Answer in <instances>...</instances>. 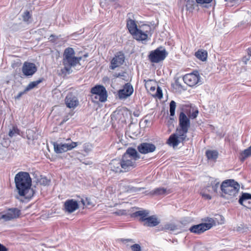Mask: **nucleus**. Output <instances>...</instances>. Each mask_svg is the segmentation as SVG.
Instances as JSON below:
<instances>
[{"mask_svg": "<svg viewBox=\"0 0 251 251\" xmlns=\"http://www.w3.org/2000/svg\"><path fill=\"white\" fill-rule=\"evenodd\" d=\"M81 59L82 57L75 56V52L72 48L65 49L63 54L62 64L64 67L61 69L62 73L67 74L72 73V68L80 65Z\"/></svg>", "mask_w": 251, "mask_h": 251, "instance_id": "obj_1", "label": "nucleus"}, {"mask_svg": "<svg viewBox=\"0 0 251 251\" xmlns=\"http://www.w3.org/2000/svg\"><path fill=\"white\" fill-rule=\"evenodd\" d=\"M14 181L18 194L21 196H25L30 189L31 178L28 173L20 172L15 176Z\"/></svg>", "mask_w": 251, "mask_h": 251, "instance_id": "obj_2", "label": "nucleus"}, {"mask_svg": "<svg viewBox=\"0 0 251 251\" xmlns=\"http://www.w3.org/2000/svg\"><path fill=\"white\" fill-rule=\"evenodd\" d=\"M126 26L130 33L138 41L146 40L151 31V27L148 25H143L138 28L135 21L129 18L126 21Z\"/></svg>", "mask_w": 251, "mask_h": 251, "instance_id": "obj_3", "label": "nucleus"}, {"mask_svg": "<svg viewBox=\"0 0 251 251\" xmlns=\"http://www.w3.org/2000/svg\"><path fill=\"white\" fill-rule=\"evenodd\" d=\"M240 185L234 179H226L221 185L222 196L227 199L236 197L239 191Z\"/></svg>", "mask_w": 251, "mask_h": 251, "instance_id": "obj_4", "label": "nucleus"}, {"mask_svg": "<svg viewBox=\"0 0 251 251\" xmlns=\"http://www.w3.org/2000/svg\"><path fill=\"white\" fill-rule=\"evenodd\" d=\"M179 125L180 129L178 132V135L180 136V138L182 141H184L186 137V134L187 133L188 129L190 126V121L183 112H181L179 114Z\"/></svg>", "mask_w": 251, "mask_h": 251, "instance_id": "obj_5", "label": "nucleus"}, {"mask_svg": "<svg viewBox=\"0 0 251 251\" xmlns=\"http://www.w3.org/2000/svg\"><path fill=\"white\" fill-rule=\"evenodd\" d=\"M168 55V52L163 47H160L150 52L148 55L149 60L153 63H158L164 60Z\"/></svg>", "mask_w": 251, "mask_h": 251, "instance_id": "obj_6", "label": "nucleus"}, {"mask_svg": "<svg viewBox=\"0 0 251 251\" xmlns=\"http://www.w3.org/2000/svg\"><path fill=\"white\" fill-rule=\"evenodd\" d=\"M21 214V210L17 208H9L0 212V221L7 222L17 219Z\"/></svg>", "mask_w": 251, "mask_h": 251, "instance_id": "obj_7", "label": "nucleus"}, {"mask_svg": "<svg viewBox=\"0 0 251 251\" xmlns=\"http://www.w3.org/2000/svg\"><path fill=\"white\" fill-rule=\"evenodd\" d=\"M183 80L187 85L191 87L201 84V76L198 71L186 74L183 77Z\"/></svg>", "mask_w": 251, "mask_h": 251, "instance_id": "obj_8", "label": "nucleus"}, {"mask_svg": "<svg viewBox=\"0 0 251 251\" xmlns=\"http://www.w3.org/2000/svg\"><path fill=\"white\" fill-rule=\"evenodd\" d=\"M91 93L96 95L95 98L98 99L100 102H105L107 100V91L105 87L102 85H97L92 87Z\"/></svg>", "mask_w": 251, "mask_h": 251, "instance_id": "obj_9", "label": "nucleus"}, {"mask_svg": "<svg viewBox=\"0 0 251 251\" xmlns=\"http://www.w3.org/2000/svg\"><path fill=\"white\" fill-rule=\"evenodd\" d=\"M78 145L77 142H72L71 143H64V144H54V150L56 153H61L66 152L68 151H70Z\"/></svg>", "mask_w": 251, "mask_h": 251, "instance_id": "obj_10", "label": "nucleus"}, {"mask_svg": "<svg viewBox=\"0 0 251 251\" xmlns=\"http://www.w3.org/2000/svg\"><path fill=\"white\" fill-rule=\"evenodd\" d=\"M125 60V56L122 52H117L110 61V69L113 70L120 67L124 64Z\"/></svg>", "mask_w": 251, "mask_h": 251, "instance_id": "obj_11", "label": "nucleus"}, {"mask_svg": "<svg viewBox=\"0 0 251 251\" xmlns=\"http://www.w3.org/2000/svg\"><path fill=\"white\" fill-rule=\"evenodd\" d=\"M133 88L129 83L125 84L122 89L118 91V96L120 99H126L133 93Z\"/></svg>", "mask_w": 251, "mask_h": 251, "instance_id": "obj_12", "label": "nucleus"}, {"mask_svg": "<svg viewBox=\"0 0 251 251\" xmlns=\"http://www.w3.org/2000/svg\"><path fill=\"white\" fill-rule=\"evenodd\" d=\"M120 161H121L124 172H128L131 168L135 167V161L133 159L126 156V155H123Z\"/></svg>", "mask_w": 251, "mask_h": 251, "instance_id": "obj_13", "label": "nucleus"}, {"mask_svg": "<svg viewBox=\"0 0 251 251\" xmlns=\"http://www.w3.org/2000/svg\"><path fill=\"white\" fill-rule=\"evenodd\" d=\"M137 149L141 153L147 154L154 151L156 147L152 143L144 142L139 145Z\"/></svg>", "mask_w": 251, "mask_h": 251, "instance_id": "obj_14", "label": "nucleus"}, {"mask_svg": "<svg viewBox=\"0 0 251 251\" xmlns=\"http://www.w3.org/2000/svg\"><path fill=\"white\" fill-rule=\"evenodd\" d=\"M64 207L65 212L72 213L79 208V205L76 201L69 199L64 202Z\"/></svg>", "mask_w": 251, "mask_h": 251, "instance_id": "obj_15", "label": "nucleus"}, {"mask_svg": "<svg viewBox=\"0 0 251 251\" xmlns=\"http://www.w3.org/2000/svg\"><path fill=\"white\" fill-rule=\"evenodd\" d=\"M211 228V226H210V224H204L203 223H201L192 226L189 228V230L191 233L201 234Z\"/></svg>", "mask_w": 251, "mask_h": 251, "instance_id": "obj_16", "label": "nucleus"}, {"mask_svg": "<svg viewBox=\"0 0 251 251\" xmlns=\"http://www.w3.org/2000/svg\"><path fill=\"white\" fill-rule=\"evenodd\" d=\"M37 71L35 65L32 63L25 62L22 67V72L26 76L32 75Z\"/></svg>", "mask_w": 251, "mask_h": 251, "instance_id": "obj_17", "label": "nucleus"}, {"mask_svg": "<svg viewBox=\"0 0 251 251\" xmlns=\"http://www.w3.org/2000/svg\"><path fill=\"white\" fill-rule=\"evenodd\" d=\"M79 103L77 98L72 94L67 95L65 98V104L69 108H75Z\"/></svg>", "mask_w": 251, "mask_h": 251, "instance_id": "obj_18", "label": "nucleus"}, {"mask_svg": "<svg viewBox=\"0 0 251 251\" xmlns=\"http://www.w3.org/2000/svg\"><path fill=\"white\" fill-rule=\"evenodd\" d=\"M239 203L248 208L251 209V194L242 193L239 198Z\"/></svg>", "mask_w": 251, "mask_h": 251, "instance_id": "obj_19", "label": "nucleus"}, {"mask_svg": "<svg viewBox=\"0 0 251 251\" xmlns=\"http://www.w3.org/2000/svg\"><path fill=\"white\" fill-rule=\"evenodd\" d=\"M109 168L115 173L124 172L120 159H113L109 164Z\"/></svg>", "mask_w": 251, "mask_h": 251, "instance_id": "obj_20", "label": "nucleus"}, {"mask_svg": "<svg viewBox=\"0 0 251 251\" xmlns=\"http://www.w3.org/2000/svg\"><path fill=\"white\" fill-rule=\"evenodd\" d=\"M26 138L28 140L27 143L30 145H34V140H37L38 138V134L36 131L28 129L26 131Z\"/></svg>", "mask_w": 251, "mask_h": 251, "instance_id": "obj_21", "label": "nucleus"}, {"mask_svg": "<svg viewBox=\"0 0 251 251\" xmlns=\"http://www.w3.org/2000/svg\"><path fill=\"white\" fill-rule=\"evenodd\" d=\"M160 223V220L156 215H152L148 217L143 225L147 226L154 227L159 225Z\"/></svg>", "mask_w": 251, "mask_h": 251, "instance_id": "obj_22", "label": "nucleus"}, {"mask_svg": "<svg viewBox=\"0 0 251 251\" xmlns=\"http://www.w3.org/2000/svg\"><path fill=\"white\" fill-rule=\"evenodd\" d=\"M149 215V211L148 210H139L132 213V217H139V221L145 223Z\"/></svg>", "mask_w": 251, "mask_h": 251, "instance_id": "obj_23", "label": "nucleus"}, {"mask_svg": "<svg viewBox=\"0 0 251 251\" xmlns=\"http://www.w3.org/2000/svg\"><path fill=\"white\" fill-rule=\"evenodd\" d=\"M124 155H126V156L129 157L130 158L133 159L135 161L140 158V156L136 150L133 148H128Z\"/></svg>", "mask_w": 251, "mask_h": 251, "instance_id": "obj_24", "label": "nucleus"}, {"mask_svg": "<svg viewBox=\"0 0 251 251\" xmlns=\"http://www.w3.org/2000/svg\"><path fill=\"white\" fill-rule=\"evenodd\" d=\"M180 140L183 141L182 139L180 138L179 136V137H177L176 134H173L169 137L167 143L169 145L172 146L173 147H175L179 144L180 142Z\"/></svg>", "mask_w": 251, "mask_h": 251, "instance_id": "obj_25", "label": "nucleus"}, {"mask_svg": "<svg viewBox=\"0 0 251 251\" xmlns=\"http://www.w3.org/2000/svg\"><path fill=\"white\" fill-rule=\"evenodd\" d=\"M196 57L199 59L204 61H205L207 57V52L205 50H199L195 52Z\"/></svg>", "mask_w": 251, "mask_h": 251, "instance_id": "obj_26", "label": "nucleus"}, {"mask_svg": "<svg viewBox=\"0 0 251 251\" xmlns=\"http://www.w3.org/2000/svg\"><path fill=\"white\" fill-rule=\"evenodd\" d=\"M205 155L209 160H216L218 156V152L215 150H207Z\"/></svg>", "mask_w": 251, "mask_h": 251, "instance_id": "obj_27", "label": "nucleus"}, {"mask_svg": "<svg viewBox=\"0 0 251 251\" xmlns=\"http://www.w3.org/2000/svg\"><path fill=\"white\" fill-rule=\"evenodd\" d=\"M43 80V78H40L39 79L30 82L28 85L25 88V92H28L30 90L37 87V85L42 82Z\"/></svg>", "mask_w": 251, "mask_h": 251, "instance_id": "obj_28", "label": "nucleus"}, {"mask_svg": "<svg viewBox=\"0 0 251 251\" xmlns=\"http://www.w3.org/2000/svg\"><path fill=\"white\" fill-rule=\"evenodd\" d=\"M250 156H251V150L248 148L240 153L239 159L243 162Z\"/></svg>", "mask_w": 251, "mask_h": 251, "instance_id": "obj_29", "label": "nucleus"}, {"mask_svg": "<svg viewBox=\"0 0 251 251\" xmlns=\"http://www.w3.org/2000/svg\"><path fill=\"white\" fill-rule=\"evenodd\" d=\"M166 192V189L164 188H157L152 190L150 194L152 195H161L164 194Z\"/></svg>", "mask_w": 251, "mask_h": 251, "instance_id": "obj_30", "label": "nucleus"}, {"mask_svg": "<svg viewBox=\"0 0 251 251\" xmlns=\"http://www.w3.org/2000/svg\"><path fill=\"white\" fill-rule=\"evenodd\" d=\"M195 2L194 0H186V9L190 12H192L194 9Z\"/></svg>", "mask_w": 251, "mask_h": 251, "instance_id": "obj_31", "label": "nucleus"}, {"mask_svg": "<svg viewBox=\"0 0 251 251\" xmlns=\"http://www.w3.org/2000/svg\"><path fill=\"white\" fill-rule=\"evenodd\" d=\"M176 108V102L174 100H172L170 103V113L171 116H174L175 114V110Z\"/></svg>", "mask_w": 251, "mask_h": 251, "instance_id": "obj_32", "label": "nucleus"}, {"mask_svg": "<svg viewBox=\"0 0 251 251\" xmlns=\"http://www.w3.org/2000/svg\"><path fill=\"white\" fill-rule=\"evenodd\" d=\"M220 184L219 181L218 179L212 180L211 181L210 185L212 188V189L214 192H217L218 188Z\"/></svg>", "mask_w": 251, "mask_h": 251, "instance_id": "obj_33", "label": "nucleus"}, {"mask_svg": "<svg viewBox=\"0 0 251 251\" xmlns=\"http://www.w3.org/2000/svg\"><path fill=\"white\" fill-rule=\"evenodd\" d=\"M39 182L41 185L47 186L50 185V180L45 176H42L39 179Z\"/></svg>", "mask_w": 251, "mask_h": 251, "instance_id": "obj_34", "label": "nucleus"}, {"mask_svg": "<svg viewBox=\"0 0 251 251\" xmlns=\"http://www.w3.org/2000/svg\"><path fill=\"white\" fill-rule=\"evenodd\" d=\"M19 134V130L15 127H13L12 129H11L8 133V135L10 137H13L14 136H16L17 135Z\"/></svg>", "mask_w": 251, "mask_h": 251, "instance_id": "obj_35", "label": "nucleus"}, {"mask_svg": "<svg viewBox=\"0 0 251 251\" xmlns=\"http://www.w3.org/2000/svg\"><path fill=\"white\" fill-rule=\"evenodd\" d=\"M248 230V227L244 225V224H241L240 226L237 227L236 230L240 232H245Z\"/></svg>", "mask_w": 251, "mask_h": 251, "instance_id": "obj_36", "label": "nucleus"}, {"mask_svg": "<svg viewBox=\"0 0 251 251\" xmlns=\"http://www.w3.org/2000/svg\"><path fill=\"white\" fill-rule=\"evenodd\" d=\"M164 229L174 231L177 229V227L174 224H168L164 226Z\"/></svg>", "mask_w": 251, "mask_h": 251, "instance_id": "obj_37", "label": "nucleus"}, {"mask_svg": "<svg viewBox=\"0 0 251 251\" xmlns=\"http://www.w3.org/2000/svg\"><path fill=\"white\" fill-rule=\"evenodd\" d=\"M116 0H101L100 4L102 7L106 6L110 4V3L115 1Z\"/></svg>", "mask_w": 251, "mask_h": 251, "instance_id": "obj_38", "label": "nucleus"}, {"mask_svg": "<svg viewBox=\"0 0 251 251\" xmlns=\"http://www.w3.org/2000/svg\"><path fill=\"white\" fill-rule=\"evenodd\" d=\"M132 251H141V248L140 245L134 244L130 246Z\"/></svg>", "mask_w": 251, "mask_h": 251, "instance_id": "obj_39", "label": "nucleus"}, {"mask_svg": "<svg viewBox=\"0 0 251 251\" xmlns=\"http://www.w3.org/2000/svg\"><path fill=\"white\" fill-rule=\"evenodd\" d=\"M212 0H196L197 3L199 4H204V3H209L212 1Z\"/></svg>", "mask_w": 251, "mask_h": 251, "instance_id": "obj_40", "label": "nucleus"}, {"mask_svg": "<svg viewBox=\"0 0 251 251\" xmlns=\"http://www.w3.org/2000/svg\"><path fill=\"white\" fill-rule=\"evenodd\" d=\"M30 18L29 12L28 11H26L24 13V16H23V19L24 21H28L29 19Z\"/></svg>", "mask_w": 251, "mask_h": 251, "instance_id": "obj_41", "label": "nucleus"}, {"mask_svg": "<svg viewBox=\"0 0 251 251\" xmlns=\"http://www.w3.org/2000/svg\"><path fill=\"white\" fill-rule=\"evenodd\" d=\"M198 110H196L192 112V113H191L190 115V118H191L192 119H195L198 115Z\"/></svg>", "mask_w": 251, "mask_h": 251, "instance_id": "obj_42", "label": "nucleus"}, {"mask_svg": "<svg viewBox=\"0 0 251 251\" xmlns=\"http://www.w3.org/2000/svg\"><path fill=\"white\" fill-rule=\"evenodd\" d=\"M206 221H207L208 223H203V224H210V226H211V227L215 225V222L214 219H213L212 218H209V219H208V220Z\"/></svg>", "mask_w": 251, "mask_h": 251, "instance_id": "obj_43", "label": "nucleus"}, {"mask_svg": "<svg viewBox=\"0 0 251 251\" xmlns=\"http://www.w3.org/2000/svg\"><path fill=\"white\" fill-rule=\"evenodd\" d=\"M156 96L159 98H161L162 97L163 94L160 88L158 87L156 91Z\"/></svg>", "mask_w": 251, "mask_h": 251, "instance_id": "obj_44", "label": "nucleus"}, {"mask_svg": "<svg viewBox=\"0 0 251 251\" xmlns=\"http://www.w3.org/2000/svg\"><path fill=\"white\" fill-rule=\"evenodd\" d=\"M114 213L117 215H123L126 214V211L125 210H119Z\"/></svg>", "mask_w": 251, "mask_h": 251, "instance_id": "obj_45", "label": "nucleus"}, {"mask_svg": "<svg viewBox=\"0 0 251 251\" xmlns=\"http://www.w3.org/2000/svg\"><path fill=\"white\" fill-rule=\"evenodd\" d=\"M121 241L124 243H126L128 242H132V243H134V241L133 239H121Z\"/></svg>", "mask_w": 251, "mask_h": 251, "instance_id": "obj_46", "label": "nucleus"}, {"mask_svg": "<svg viewBox=\"0 0 251 251\" xmlns=\"http://www.w3.org/2000/svg\"><path fill=\"white\" fill-rule=\"evenodd\" d=\"M250 60V56H245L242 58V61L245 64H247V62Z\"/></svg>", "mask_w": 251, "mask_h": 251, "instance_id": "obj_47", "label": "nucleus"}, {"mask_svg": "<svg viewBox=\"0 0 251 251\" xmlns=\"http://www.w3.org/2000/svg\"><path fill=\"white\" fill-rule=\"evenodd\" d=\"M124 76V73H116L113 74V76H114L115 77H119Z\"/></svg>", "mask_w": 251, "mask_h": 251, "instance_id": "obj_48", "label": "nucleus"}, {"mask_svg": "<svg viewBox=\"0 0 251 251\" xmlns=\"http://www.w3.org/2000/svg\"><path fill=\"white\" fill-rule=\"evenodd\" d=\"M201 195L203 197L206 198V199L210 200L211 199V196L209 194H204L203 193H201Z\"/></svg>", "mask_w": 251, "mask_h": 251, "instance_id": "obj_49", "label": "nucleus"}, {"mask_svg": "<svg viewBox=\"0 0 251 251\" xmlns=\"http://www.w3.org/2000/svg\"><path fill=\"white\" fill-rule=\"evenodd\" d=\"M0 251H8V249L0 243Z\"/></svg>", "mask_w": 251, "mask_h": 251, "instance_id": "obj_50", "label": "nucleus"}, {"mask_svg": "<svg viewBox=\"0 0 251 251\" xmlns=\"http://www.w3.org/2000/svg\"><path fill=\"white\" fill-rule=\"evenodd\" d=\"M26 92H25V89L23 92H20L18 95L16 96V99H19L23 94L25 93Z\"/></svg>", "mask_w": 251, "mask_h": 251, "instance_id": "obj_51", "label": "nucleus"}, {"mask_svg": "<svg viewBox=\"0 0 251 251\" xmlns=\"http://www.w3.org/2000/svg\"><path fill=\"white\" fill-rule=\"evenodd\" d=\"M247 52L249 56H251V47L249 48L247 50Z\"/></svg>", "mask_w": 251, "mask_h": 251, "instance_id": "obj_52", "label": "nucleus"}, {"mask_svg": "<svg viewBox=\"0 0 251 251\" xmlns=\"http://www.w3.org/2000/svg\"><path fill=\"white\" fill-rule=\"evenodd\" d=\"M143 189H144V188H135V191H140Z\"/></svg>", "mask_w": 251, "mask_h": 251, "instance_id": "obj_53", "label": "nucleus"}, {"mask_svg": "<svg viewBox=\"0 0 251 251\" xmlns=\"http://www.w3.org/2000/svg\"><path fill=\"white\" fill-rule=\"evenodd\" d=\"M86 147H90V146L89 145H88V144H85L84 145V149H85V150H86Z\"/></svg>", "mask_w": 251, "mask_h": 251, "instance_id": "obj_54", "label": "nucleus"}, {"mask_svg": "<svg viewBox=\"0 0 251 251\" xmlns=\"http://www.w3.org/2000/svg\"><path fill=\"white\" fill-rule=\"evenodd\" d=\"M54 37V36L53 35H51L50 36V38Z\"/></svg>", "mask_w": 251, "mask_h": 251, "instance_id": "obj_55", "label": "nucleus"}, {"mask_svg": "<svg viewBox=\"0 0 251 251\" xmlns=\"http://www.w3.org/2000/svg\"><path fill=\"white\" fill-rule=\"evenodd\" d=\"M67 120V119H64V120H63V122H66Z\"/></svg>", "mask_w": 251, "mask_h": 251, "instance_id": "obj_56", "label": "nucleus"}, {"mask_svg": "<svg viewBox=\"0 0 251 251\" xmlns=\"http://www.w3.org/2000/svg\"><path fill=\"white\" fill-rule=\"evenodd\" d=\"M82 201V202L83 203V204L84 205L85 204H84V200H82V201Z\"/></svg>", "mask_w": 251, "mask_h": 251, "instance_id": "obj_57", "label": "nucleus"}, {"mask_svg": "<svg viewBox=\"0 0 251 251\" xmlns=\"http://www.w3.org/2000/svg\"><path fill=\"white\" fill-rule=\"evenodd\" d=\"M87 56H88V55H87V54H85V55H84V57H87Z\"/></svg>", "mask_w": 251, "mask_h": 251, "instance_id": "obj_58", "label": "nucleus"}, {"mask_svg": "<svg viewBox=\"0 0 251 251\" xmlns=\"http://www.w3.org/2000/svg\"><path fill=\"white\" fill-rule=\"evenodd\" d=\"M104 79H108V78L107 77L104 78Z\"/></svg>", "mask_w": 251, "mask_h": 251, "instance_id": "obj_59", "label": "nucleus"}]
</instances>
